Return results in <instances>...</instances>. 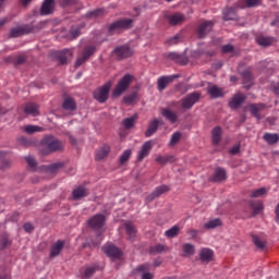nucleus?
<instances>
[{"mask_svg":"<svg viewBox=\"0 0 279 279\" xmlns=\"http://www.w3.org/2000/svg\"><path fill=\"white\" fill-rule=\"evenodd\" d=\"M62 147V142L54 137L46 136L40 143V154L43 156H48V154H53V151H60Z\"/></svg>","mask_w":279,"mask_h":279,"instance_id":"obj_1","label":"nucleus"},{"mask_svg":"<svg viewBox=\"0 0 279 279\" xmlns=\"http://www.w3.org/2000/svg\"><path fill=\"white\" fill-rule=\"evenodd\" d=\"M132 80H134V76L131 74H125L119 82L116 88L113 89L112 96L113 97H121L128 88H130V84H132Z\"/></svg>","mask_w":279,"mask_h":279,"instance_id":"obj_2","label":"nucleus"},{"mask_svg":"<svg viewBox=\"0 0 279 279\" xmlns=\"http://www.w3.org/2000/svg\"><path fill=\"white\" fill-rule=\"evenodd\" d=\"M110 88H112V82H108L94 92V99L99 104H106L108 101V95H110Z\"/></svg>","mask_w":279,"mask_h":279,"instance_id":"obj_3","label":"nucleus"},{"mask_svg":"<svg viewBox=\"0 0 279 279\" xmlns=\"http://www.w3.org/2000/svg\"><path fill=\"white\" fill-rule=\"evenodd\" d=\"M132 23H134L132 19L118 20L110 24L109 34H117V32H121V29H130Z\"/></svg>","mask_w":279,"mask_h":279,"instance_id":"obj_4","label":"nucleus"},{"mask_svg":"<svg viewBox=\"0 0 279 279\" xmlns=\"http://www.w3.org/2000/svg\"><path fill=\"white\" fill-rule=\"evenodd\" d=\"M202 97V94L195 92L190 95H187L185 98L181 100V106L185 110H189L195 106L199 101V98Z\"/></svg>","mask_w":279,"mask_h":279,"instance_id":"obj_5","label":"nucleus"},{"mask_svg":"<svg viewBox=\"0 0 279 279\" xmlns=\"http://www.w3.org/2000/svg\"><path fill=\"white\" fill-rule=\"evenodd\" d=\"M102 251L109 256V258H112V260H119V258L123 256V252L119 250V247L114 246V244H106L102 247Z\"/></svg>","mask_w":279,"mask_h":279,"instance_id":"obj_6","label":"nucleus"},{"mask_svg":"<svg viewBox=\"0 0 279 279\" xmlns=\"http://www.w3.org/2000/svg\"><path fill=\"white\" fill-rule=\"evenodd\" d=\"M96 51H97V48H95V46L85 47L84 50L82 51L81 57L76 59V63H75L76 69L78 66H82V64H84V62H86V60H88V58H90V56H93V53H95Z\"/></svg>","mask_w":279,"mask_h":279,"instance_id":"obj_7","label":"nucleus"},{"mask_svg":"<svg viewBox=\"0 0 279 279\" xmlns=\"http://www.w3.org/2000/svg\"><path fill=\"white\" fill-rule=\"evenodd\" d=\"M105 225L106 216L101 214L95 215L88 220L89 228H93L94 230H99V228H104Z\"/></svg>","mask_w":279,"mask_h":279,"instance_id":"obj_8","label":"nucleus"},{"mask_svg":"<svg viewBox=\"0 0 279 279\" xmlns=\"http://www.w3.org/2000/svg\"><path fill=\"white\" fill-rule=\"evenodd\" d=\"M112 56L117 58V60H125V58L132 56V49L128 46L118 47L113 50Z\"/></svg>","mask_w":279,"mask_h":279,"instance_id":"obj_9","label":"nucleus"},{"mask_svg":"<svg viewBox=\"0 0 279 279\" xmlns=\"http://www.w3.org/2000/svg\"><path fill=\"white\" fill-rule=\"evenodd\" d=\"M213 21H204L198 25L197 36L198 38H205L207 34L213 32Z\"/></svg>","mask_w":279,"mask_h":279,"instance_id":"obj_10","label":"nucleus"},{"mask_svg":"<svg viewBox=\"0 0 279 279\" xmlns=\"http://www.w3.org/2000/svg\"><path fill=\"white\" fill-rule=\"evenodd\" d=\"M153 147H154V142H151V141L145 142L137 155V160L140 162L145 160V158H147L149 156V153L151 151Z\"/></svg>","mask_w":279,"mask_h":279,"instance_id":"obj_11","label":"nucleus"},{"mask_svg":"<svg viewBox=\"0 0 279 279\" xmlns=\"http://www.w3.org/2000/svg\"><path fill=\"white\" fill-rule=\"evenodd\" d=\"M53 10H56V1L45 0L41 4L40 14L41 16H47L48 14H53Z\"/></svg>","mask_w":279,"mask_h":279,"instance_id":"obj_12","label":"nucleus"},{"mask_svg":"<svg viewBox=\"0 0 279 279\" xmlns=\"http://www.w3.org/2000/svg\"><path fill=\"white\" fill-rule=\"evenodd\" d=\"M173 80H178V75H170V76H161L158 78V90H165L173 82Z\"/></svg>","mask_w":279,"mask_h":279,"instance_id":"obj_13","label":"nucleus"},{"mask_svg":"<svg viewBox=\"0 0 279 279\" xmlns=\"http://www.w3.org/2000/svg\"><path fill=\"white\" fill-rule=\"evenodd\" d=\"M215 258V252L210 248H202L199 252V259L202 263H210Z\"/></svg>","mask_w":279,"mask_h":279,"instance_id":"obj_14","label":"nucleus"},{"mask_svg":"<svg viewBox=\"0 0 279 279\" xmlns=\"http://www.w3.org/2000/svg\"><path fill=\"white\" fill-rule=\"evenodd\" d=\"M56 57L58 58V61L60 62V64H66L70 58H73V51L65 49L63 51L56 52Z\"/></svg>","mask_w":279,"mask_h":279,"instance_id":"obj_15","label":"nucleus"},{"mask_svg":"<svg viewBox=\"0 0 279 279\" xmlns=\"http://www.w3.org/2000/svg\"><path fill=\"white\" fill-rule=\"evenodd\" d=\"M64 248V241L58 240L54 244L51 245L50 248V257L56 258V256H60V252Z\"/></svg>","mask_w":279,"mask_h":279,"instance_id":"obj_16","label":"nucleus"},{"mask_svg":"<svg viewBox=\"0 0 279 279\" xmlns=\"http://www.w3.org/2000/svg\"><path fill=\"white\" fill-rule=\"evenodd\" d=\"M97 269H99V265L97 264H94L92 266H85L81 268L80 275L82 276V278H90V276H93V274H95Z\"/></svg>","mask_w":279,"mask_h":279,"instance_id":"obj_17","label":"nucleus"},{"mask_svg":"<svg viewBox=\"0 0 279 279\" xmlns=\"http://www.w3.org/2000/svg\"><path fill=\"white\" fill-rule=\"evenodd\" d=\"M77 108V104L75 102V99L72 97H66L63 100L62 109L66 110L68 112H73Z\"/></svg>","mask_w":279,"mask_h":279,"instance_id":"obj_18","label":"nucleus"},{"mask_svg":"<svg viewBox=\"0 0 279 279\" xmlns=\"http://www.w3.org/2000/svg\"><path fill=\"white\" fill-rule=\"evenodd\" d=\"M248 108L253 117H256V119H260V112L265 110L266 106L265 104H254V105H251Z\"/></svg>","mask_w":279,"mask_h":279,"instance_id":"obj_19","label":"nucleus"},{"mask_svg":"<svg viewBox=\"0 0 279 279\" xmlns=\"http://www.w3.org/2000/svg\"><path fill=\"white\" fill-rule=\"evenodd\" d=\"M245 101V95L243 94H235L231 101L229 102L230 108L236 109L241 104Z\"/></svg>","mask_w":279,"mask_h":279,"instance_id":"obj_20","label":"nucleus"},{"mask_svg":"<svg viewBox=\"0 0 279 279\" xmlns=\"http://www.w3.org/2000/svg\"><path fill=\"white\" fill-rule=\"evenodd\" d=\"M167 19L170 25H182V23H184V15L180 13L169 15Z\"/></svg>","mask_w":279,"mask_h":279,"instance_id":"obj_21","label":"nucleus"},{"mask_svg":"<svg viewBox=\"0 0 279 279\" xmlns=\"http://www.w3.org/2000/svg\"><path fill=\"white\" fill-rule=\"evenodd\" d=\"M159 123H160V121H158V119H154L153 121H150L148 129L145 132V136L147 138H149V136H153L154 134H156Z\"/></svg>","mask_w":279,"mask_h":279,"instance_id":"obj_22","label":"nucleus"},{"mask_svg":"<svg viewBox=\"0 0 279 279\" xmlns=\"http://www.w3.org/2000/svg\"><path fill=\"white\" fill-rule=\"evenodd\" d=\"M226 178H227L226 169L219 168V167L216 168L213 177L214 182H223Z\"/></svg>","mask_w":279,"mask_h":279,"instance_id":"obj_23","label":"nucleus"},{"mask_svg":"<svg viewBox=\"0 0 279 279\" xmlns=\"http://www.w3.org/2000/svg\"><path fill=\"white\" fill-rule=\"evenodd\" d=\"M73 199H82L88 195V191L84 186H78L72 192Z\"/></svg>","mask_w":279,"mask_h":279,"instance_id":"obj_24","label":"nucleus"},{"mask_svg":"<svg viewBox=\"0 0 279 279\" xmlns=\"http://www.w3.org/2000/svg\"><path fill=\"white\" fill-rule=\"evenodd\" d=\"M260 1L263 0H240L238 8H256L260 5Z\"/></svg>","mask_w":279,"mask_h":279,"instance_id":"obj_25","label":"nucleus"},{"mask_svg":"<svg viewBox=\"0 0 279 279\" xmlns=\"http://www.w3.org/2000/svg\"><path fill=\"white\" fill-rule=\"evenodd\" d=\"M208 94L213 99H217L218 97H223V89L219 88L217 85H213L208 87Z\"/></svg>","mask_w":279,"mask_h":279,"instance_id":"obj_26","label":"nucleus"},{"mask_svg":"<svg viewBox=\"0 0 279 279\" xmlns=\"http://www.w3.org/2000/svg\"><path fill=\"white\" fill-rule=\"evenodd\" d=\"M256 43L260 47H269V45H274V38L259 35L256 37Z\"/></svg>","mask_w":279,"mask_h":279,"instance_id":"obj_27","label":"nucleus"},{"mask_svg":"<svg viewBox=\"0 0 279 279\" xmlns=\"http://www.w3.org/2000/svg\"><path fill=\"white\" fill-rule=\"evenodd\" d=\"M110 154V146L104 145L100 149L96 151V160H104L106 156Z\"/></svg>","mask_w":279,"mask_h":279,"instance_id":"obj_28","label":"nucleus"},{"mask_svg":"<svg viewBox=\"0 0 279 279\" xmlns=\"http://www.w3.org/2000/svg\"><path fill=\"white\" fill-rule=\"evenodd\" d=\"M136 271L138 272L143 271L142 279H154V275L151 272H145V271H149V265L147 264L138 266L136 268Z\"/></svg>","mask_w":279,"mask_h":279,"instance_id":"obj_29","label":"nucleus"},{"mask_svg":"<svg viewBox=\"0 0 279 279\" xmlns=\"http://www.w3.org/2000/svg\"><path fill=\"white\" fill-rule=\"evenodd\" d=\"M101 16H106V9H96L86 14L87 19H101Z\"/></svg>","mask_w":279,"mask_h":279,"instance_id":"obj_30","label":"nucleus"},{"mask_svg":"<svg viewBox=\"0 0 279 279\" xmlns=\"http://www.w3.org/2000/svg\"><path fill=\"white\" fill-rule=\"evenodd\" d=\"M25 114H32L33 117H37L38 114V105L36 104H27L24 108Z\"/></svg>","mask_w":279,"mask_h":279,"instance_id":"obj_31","label":"nucleus"},{"mask_svg":"<svg viewBox=\"0 0 279 279\" xmlns=\"http://www.w3.org/2000/svg\"><path fill=\"white\" fill-rule=\"evenodd\" d=\"M221 134H222V131L220 126H216L211 131V138H213L214 145H219V142L221 141Z\"/></svg>","mask_w":279,"mask_h":279,"instance_id":"obj_32","label":"nucleus"},{"mask_svg":"<svg viewBox=\"0 0 279 279\" xmlns=\"http://www.w3.org/2000/svg\"><path fill=\"white\" fill-rule=\"evenodd\" d=\"M162 116L170 121V123H175L178 121V114L175 112L171 111V109H163Z\"/></svg>","mask_w":279,"mask_h":279,"instance_id":"obj_33","label":"nucleus"},{"mask_svg":"<svg viewBox=\"0 0 279 279\" xmlns=\"http://www.w3.org/2000/svg\"><path fill=\"white\" fill-rule=\"evenodd\" d=\"M264 141L268 143V145H276L279 141V135L278 134H271V133H265L264 134Z\"/></svg>","mask_w":279,"mask_h":279,"instance_id":"obj_34","label":"nucleus"},{"mask_svg":"<svg viewBox=\"0 0 279 279\" xmlns=\"http://www.w3.org/2000/svg\"><path fill=\"white\" fill-rule=\"evenodd\" d=\"M168 191H169V186L160 185L150 195V199H156V197H159V195H162V194L167 193Z\"/></svg>","mask_w":279,"mask_h":279,"instance_id":"obj_35","label":"nucleus"},{"mask_svg":"<svg viewBox=\"0 0 279 279\" xmlns=\"http://www.w3.org/2000/svg\"><path fill=\"white\" fill-rule=\"evenodd\" d=\"M138 119V114H134L131 118H126L123 120L122 125L130 130V128H134L136 120Z\"/></svg>","mask_w":279,"mask_h":279,"instance_id":"obj_36","label":"nucleus"},{"mask_svg":"<svg viewBox=\"0 0 279 279\" xmlns=\"http://www.w3.org/2000/svg\"><path fill=\"white\" fill-rule=\"evenodd\" d=\"M225 21H234L236 19V14L234 12V8H227L223 11Z\"/></svg>","mask_w":279,"mask_h":279,"instance_id":"obj_37","label":"nucleus"},{"mask_svg":"<svg viewBox=\"0 0 279 279\" xmlns=\"http://www.w3.org/2000/svg\"><path fill=\"white\" fill-rule=\"evenodd\" d=\"M221 226V220L219 218H216L214 220H210L204 225V228L206 230H214V228H219Z\"/></svg>","mask_w":279,"mask_h":279,"instance_id":"obj_38","label":"nucleus"},{"mask_svg":"<svg viewBox=\"0 0 279 279\" xmlns=\"http://www.w3.org/2000/svg\"><path fill=\"white\" fill-rule=\"evenodd\" d=\"M24 34H27V29L24 27H15L11 29L12 38H19V36H24Z\"/></svg>","mask_w":279,"mask_h":279,"instance_id":"obj_39","label":"nucleus"},{"mask_svg":"<svg viewBox=\"0 0 279 279\" xmlns=\"http://www.w3.org/2000/svg\"><path fill=\"white\" fill-rule=\"evenodd\" d=\"M252 239L255 247H257L258 250H265L267 245V242H265V240L259 239L258 235H253Z\"/></svg>","mask_w":279,"mask_h":279,"instance_id":"obj_40","label":"nucleus"},{"mask_svg":"<svg viewBox=\"0 0 279 279\" xmlns=\"http://www.w3.org/2000/svg\"><path fill=\"white\" fill-rule=\"evenodd\" d=\"M184 256H193L195 254V245L191 243L183 244Z\"/></svg>","mask_w":279,"mask_h":279,"instance_id":"obj_41","label":"nucleus"},{"mask_svg":"<svg viewBox=\"0 0 279 279\" xmlns=\"http://www.w3.org/2000/svg\"><path fill=\"white\" fill-rule=\"evenodd\" d=\"M125 231L130 239H134V236H136V228L131 222L125 223Z\"/></svg>","mask_w":279,"mask_h":279,"instance_id":"obj_42","label":"nucleus"},{"mask_svg":"<svg viewBox=\"0 0 279 279\" xmlns=\"http://www.w3.org/2000/svg\"><path fill=\"white\" fill-rule=\"evenodd\" d=\"M175 160V157L173 156H157L156 162L159 165H167V162H173Z\"/></svg>","mask_w":279,"mask_h":279,"instance_id":"obj_43","label":"nucleus"},{"mask_svg":"<svg viewBox=\"0 0 279 279\" xmlns=\"http://www.w3.org/2000/svg\"><path fill=\"white\" fill-rule=\"evenodd\" d=\"M251 208H252L254 215H260V213H263V208H264L263 202L258 201V202L252 203Z\"/></svg>","mask_w":279,"mask_h":279,"instance_id":"obj_44","label":"nucleus"},{"mask_svg":"<svg viewBox=\"0 0 279 279\" xmlns=\"http://www.w3.org/2000/svg\"><path fill=\"white\" fill-rule=\"evenodd\" d=\"M168 58L169 60H174V62H178L179 64H186V60H182V56L177 52L168 53Z\"/></svg>","mask_w":279,"mask_h":279,"instance_id":"obj_45","label":"nucleus"},{"mask_svg":"<svg viewBox=\"0 0 279 279\" xmlns=\"http://www.w3.org/2000/svg\"><path fill=\"white\" fill-rule=\"evenodd\" d=\"M180 232V227L178 225H175L174 227H172L171 229L167 230L165 232V235L168 239H173V236H175L178 233Z\"/></svg>","mask_w":279,"mask_h":279,"instance_id":"obj_46","label":"nucleus"},{"mask_svg":"<svg viewBox=\"0 0 279 279\" xmlns=\"http://www.w3.org/2000/svg\"><path fill=\"white\" fill-rule=\"evenodd\" d=\"M24 132H26V134H34L36 132H43V128L38 126V125H26L23 128Z\"/></svg>","mask_w":279,"mask_h":279,"instance_id":"obj_47","label":"nucleus"},{"mask_svg":"<svg viewBox=\"0 0 279 279\" xmlns=\"http://www.w3.org/2000/svg\"><path fill=\"white\" fill-rule=\"evenodd\" d=\"M167 251V246L162 244H157L150 247V254H162V252Z\"/></svg>","mask_w":279,"mask_h":279,"instance_id":"obj_48","label":"nucleus"},{"mask_svg":"<svg viewBox=\"0 0 279 279\" xmlns=\"http://www.w3.org/2000/svg\"><path fill=\"white\" fill-rule=\"evenodd\" d=\"M180 138H182V133L181 132H175L170 140V147H173L174 145H178L180 143Z\"/></svg>","mask_w":279,"mask_h":279,"instance_id":"obj_49","label":"nucleus"},{"mask_svg":"<svg viewBox=\"0 0 279 279\" xmlns=\"http://www.w3.org/2000/svg\"><path fill=\"white\" fill-rule=\"evenodd\" d=\"M266 194H267V189L260 187L257 190H253L251 192V197H263V195H266Z\"/></svg>","mask_w":279,"mask_h":279,"instance_id":"obj_50","label":"nucleus"},{"mask_svg":"<svg viewBox=\"0 0 279 279\" xmlns=\"http://www.w3.org/2000/svg\"><path fill=\"white\" fill-rule=\"evenodd\" d=\"M132 156V150L131 149H126L120 157V162L121 165H125V162H128V160H130V157Z\"/></svg>","mask_w":279,"mask_h":279,"instance_id":"obj_51","label":"nucleus"},{"mask_svg":"<svg viewBox=\"0 0 279 279\" xmlns=\"http://www.w3.org/2000/svg\"><path fill=\"white\" fill-rule=\"evenodd\" d=\"M59 3L62 8H66L68 5H75L77 0H59Z\"/></svg>","mask_w":279,"mask_h":279,"instance_id":"obj_52","label":"nucleus"},{"mask_svg":"<svg viewBox=\"0 0 279 279\" xmlns=\"http://www.w3.org/2000/svg\"><path fill=\"white\" fill-rule=\"evenodd\" d=\"M134 101H136V94H132L130 96L124 97V104L132 105L134 104Z\"/></svg>","mask_w":279,"mask_h":279,"instance_id":"obj_53","label":"nucleus"},{"mask_svg":"<svg viewBox=\"0 0 279 279\" xmlns=\"http://www.w3.org/2000/svg\"><path fill=\"white\" fill-rule=\"evenodd\" d=\"M26 162L29 169H36V160L34 159V157H26Z\"/></svg>","mask_w":279,"mask_h":279,"instance_id":"obj_54","label":"nucleus"},{"mask_svg":"<svg viewBox=\"0 0 279 279\" xmlns=\"http://www.w3.org/2000/svg\"><path fill=\"white\" fill-rule=\"evenodd\" d=\"M222 53H232L234 51V46L232 45H226L221 48Z\"/></svg>","mask_w":279,"mask_h":279,"instance_id":"obj_55","label":"nucleus"},{"mask_svg":"<svg viewBox=\"0 0 279 279\" xmlns=\"http://www.w3.org/2000/svg\"><path fill=\"white\" fill-rule=\"evenodd\" d=\"M239 151H241V145H235L233 146L230 150L229 154H231L232 156H234L235 154H239Z\"/></svg>","mask_w":279,"mask_h":279,"instance_id":"obj_56","label":"nucleus"},{"mask_svg":"<svg viewBox=\"0 0 279 279\" xmlns=\"http://www.w3.org/2000/svg\"><path fill=\"white\" fill-rule=\"evenodd\" d=\"M60 167H62V163H53L49 167V171H51V173H56Z\"/></svg>","mask_w":279,"mask_h":279,"instance_id":"obj_57","label":"nucleus"},{"mask_svg":"<svg viewBox=\"0 0 279 279\" xmlns=\"http://www.w3.org/2000/svg\"><path fill=\"white\" fill-rule=\"evenodd\" d=\"M24 230H25V232H32V230H34V226L29 222H26L24 225Z\"/></svg>","mask_w":279,"mask_h":279,"instance_id":"obj_58","label":"nucleus"},{"mask_svg":"<svg viewBox=\"0 0 279 279\" xmlns=\"http://www.w3.org/2000/svg\"><path fill=\"white\" fill-rule=\"evenodd\" d=\"M179 37L174 36L168 40V45H178Z\"/></svg>","mask_w":279,"mask_h":279,"instance_id":"obj_59","label":"nucleus"},{"mask_svg":"<svg viewBox=\"0 0 279 279\" xmlns=\"http://www.w3.org/2000/svg\"><path fill=\"white\" fill-rule=\"evenodd\" d=\"M71 36H73V38H77V36H80V28L76 29H71Z\"/></svg>","mask_w":279,"mask_h":279,"instance_id":"obj_60","label":"nucleus"},{"mask_svg":"<svg viewBox=\"0 0 279 279\" xmlns=\"http://www.w3.org/2000/svg\"><path fill=\"white\" fill-rule=\"evenodd\" d=\"M187 233L190 234V236H192V239H195V236H197V230L195 229L189 230Z\"/></svg>","mask_w":279,"mask_h":279,"instance_id":"obj_61","label":"nucleus"},{"mask_svg":"<svg viewBox=\"0 0 279 279\" xmlns=\"http://www.w3.org/2000/svg\"><path fill=\"white\" fill-rule=\"evenodd\" d=\"M243 77H244V82H247V80L248 82H252V74L250 73L243 74Z\"/></svg>","mask_w":279,"mask_h":279,"instance_id":"obj_62","label":"nucleus"},{"mask_svg":"<svg viewBox=\"0 0 279 279\" xmlns=\"http://www.w3.org/2000/svg\"><path fill=\"white\" fill-rule=\"evenodd\" d=\"M23 62H25V57H23V56L17 57L16 64H23Z\"/></svg>","mask_w":279,"mask_h":279,"instance_id":"obj_63","label":"nucleus"},{"mask_svg":"<svg viewBox=\"0 0 279 279\" xmlns=\"http://www.w3.org/2000/svg\"><path fill=\"white\" fill-rule=\"evenodd\" d=\"M275 214H276L277 221H279V203L275 209Z\"/></svg>","mask_w":279,"mask_h":279,"instance_id":"obj_64","label":"nucleus"}]
</instances>
